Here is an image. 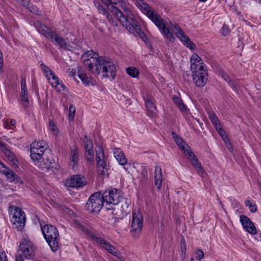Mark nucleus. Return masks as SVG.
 Returning a JSON list of instances; mask_svg holds the SVG:
<instances>
[{
    "label": "nucleus",
    "mask_w": 261,
    "mask_h": 261,
    "mask_svg": "<svg viewBox=\"0 0 261 261\" xmlns=\"http://www.w3.org/2000/svg\"><path fill=\"white\" fill-rule=\"evenodd\" d=\"M124 169L125 170V171H127V168H126L125 167H124Z\"/></svg>",
    "instance_id": "680f3d73"
},
{
    "label": "nucleus",
    "mask_w": 261,
    "mask_h": 261,
    "mask_svg": "<svg viewBox=\"0 0 261 261\" xmlns=\"http://www.w3.org/2000/svg\"><path fill=\"white\" fill-rule=\"evenodd\" d=\"M172 100L174 104L181 113H186L187 112L188 109L186 106L184 105L180 98L177 96H174L172 97Z\"/></svg>",
    "instance_id": "cd10ccee"
},
{
    "label": "nucleus",
    "mask_w": 261,
    "mask_h": 261,
    "mask_svg": "<svg viewBox=\"0 0 261 261\" xmlns=\"http://www.w3.org/2000/svg\"><path fill=\"white\" fill-rule=\"evenodd\" d=\"M3 59L2 53L0 52V69L3 67Z\"/></svg>",
    "instance_id": "603ef678"
},
{
    "label": "nucleus",
    "mask_w": 261,
    "mask_h": 261,
    "mask_svg": "<svg viewBox=\"0 0 261 261\" xmlns=\"http://www.w3.org/2000/svg\"><path fill=\"white\" fill-rule=\"evenodd\" d=\"M163 181L162 171L161 168L158 166L155 167L154 185L158 190L161 189Z\"/></svg>",
    "instance_id": "393cba45"
},
{
    "label": "nucleus",
    "mask_w": 261,
    "mask_h": 261,
    "mask_svg": "<svg viewBox=\"0 0 261 261\" xmlns=\"http://www.w3.org/2000/svg\"><path fill=\"white\" fill-rule=\"evenodd\" d=\"M20 101L21 103L23 105V106L27 108L30 106V101L29 99V96H20Z\"/></svg>",
    "instance_id": "4c0bfd02"
},
{
    "label": "nucleus",
    "mask_w": 261,
    "mask_h": 261,
    "mask_svg": "<svg viewBox=\"0 0 261 261\" xmlns=\"http://www.w3.org/2000/svg\"><path fill=\"white\" fill-rule=\"evenodd\" d=\"M93 3L99 13L103 15L110 24L114 26L117 25V22L114 20L113 15L110 13L109 11L106 8L96 1H94Z\"/></svg>",
    "instance_id": "a211bd4d"
},
{
    "label": "nucleus",
    "mask_w": 261,
    "mask_h": 261,
    "mask_svg": "<svg viewBox=\"0 0 261 261\" xmlns=\"http://www.w3.org/2000/svg\"><path fill=\"white\" fill-rule=\"evenodd\" d=\"M87 181L84 176L81 175H73L71 178L67 179L65 181L66 187L79 189L85 186Z\"/></svg>",
    "instance_id": "dca6fc26"
},
{
    "label": "nucleus",
    "mask_w": 261,
    "mask_h": 261,
    "mask_svg": "<svg viewBox=\"0 0 261 261\" xmlns=\"http://www.w3.org/2000/svg\"><path fill=\"white\" fill-rule=\"evenodd\" d=\"M145 106L147 111V115L150 117L153 116L156 112V108L150 99L145 100Z\"/></svg>",
    "instance_id": "c85d7f7f"
},
{
    "label": "nucleus",
    "mask_w": 261,
    "mask_h": 261,
    "mask_svg": "<svg viewBox=\"0 0 261 261\" xmlns=\"http://www.w3.org/2000/svg\"><path fill=\"white\" fill-rule=\"evenodd\" d=\"M75 223L77 228L79 230L82 231L88 237L95 241L101 247L108 251L111 254L117 257L118 258H121L122 256L119 252L117 250L115 249V247L107 240L93 233L88 229L86 228L82 224L76 221H75Z\"/></svg>",
    "instance_id": "423d86ee"
},
{
    "label": "nucleus",
    "mask_w": 261,
    "mask_h": 261,
    "mask_svg": "<svg viewBox=\"0 0 261 261\" xmlns=\"http://www.w3.org/2000/svg\"><path fill=\"white\" fill-rule=\"evenodd\" d=\"M16 2L19 5H22L23 7L27 8L30 5V0H15Z\"/></svg>",
    "instance_id": "37998d69"
},
{
    "label": "nucleus",
    "mask_w": 261,
    "mask_h": 261,
    "mask_svg": "<svg viewBox=\"0 0 261 261\" xmlns=\"http://www.w3.org/2000/svg\"><path fill=\"white\" fill-rule=\"evenodd\" d=\"M186 243L184 241V240H183V241H181V251L183 252L184 251H185L186 250Z\"/></svg>",
    "instance_id": "8fccbe9b"
},
{
    "label": "nucleus",
    "mask_w": 261,
    "mask_h": 261,
    "mask_svg": "<svg viewBox=\"0 0 261 261\" xmlns=\"http://www.w3.org/2000/svg\"><path fill=\"white\" fill-rule=\"evenodd\" d=\"M101 196L107 204H117L122 198L121 191L115 188L106 191L101 194Z\"/></svg>",
    "instance_id": "9b49d317"
},
{
    "label": "nucleus",
    "mask_w": 261,
    "mask_h": 261,
    "mask_svg": "<svg viewBox=\"0 0 261 261\" xmlns=\"http://www.w3.org/2000/svg\"><path fill=\"white\" fill-rule=\"evenodd\" d=\"M40 68L46 77L53 73L52 71L43 63L40 64Z\"/></svg>",
    "instance_id": "c9c22d12"
},
{
    "label": "nucleus",
    "mask_w": 261,
    "mask_h": 261,
    "mask_svg": "<svg viewBox=\"0 0 261 261\" xmlns=\"http://www.w3.org/2000/svg\"><path fill=\"white\" fill-rule=\"evenodd\" d=\"M47 79L50 85L53 87H55L57 91L61 92L64 90V85L62 83H60L59 82V80H58V77L56 76L53 73L47 77Z\"/></svg>",
    "instance_id": "5701e85b"
},
{
    "label": "nucleus",
    "mask_w": 261,
    "mask_h": 261,
    "mask_svg": "<svg viewBox=\"0 0 261 261\" xmlns=\"http://www.w3.org/2000/svg\"><path fill=\"white\" fill-rule=\"evenodd\" d=\"M30 156L35 164L43 171H48L55 163L50 151L45 142H34L31 145Z\"/></svg>",
    "instance_id": "20e7f679"
},
{
    "label": "nucleus",
    "mask_w": 261,
    "mask_h": 261,
    "mask_svg": "<svg viewBox=\"0 0 261 261\" xmlns=\"http://www.w3.org/2000/svg\"><path fill=\"white\" fill-rule=\"evenodd\" d=\"M195 258L197 260H200L204 257V253L200 249H197L194 252Z\"/></svg>",
    "instance_id": "a19ab883"
},
{
    "label": "nucleus",
    "mask_w": 261,
    "mask_h": 261,
    "mask_svg": "<svg viewBox=\"0 0 261 261\" xmlns=\"http://www.w3.org/2000/svg\"><path fill=\"white\" fill-rule=\"evenodd\" d=\"M101 194L96 192L91 195L85 205L86 210L89 213L97 214L104 205Z\"/></svg>",
    "instance_id": "1a4fd4ad"
},
{
    "label": "nucleus",
    "mask_w": 261,
    "mask_h": 261,
    "mask_svg": "<svg viewBox=\"0 0 261 261\" xmlns=\"http://www.w3.org/2000/svg\"><path fill=\"white\" fill-rule=\"evenodd\" d=\"M185 156L189 159L192 166L197 170L198 175L203 177L205 174V171L201 166L198 158L195 156L191 150H185Z\"/></svg>",
    "instance_id": "4468645a"
},
{
    "label": "nucleus",
    "mask_w": 261,
    "mask_h": 261,
    "mask_svg": "<svg viewBox=\"0 0 261 261\" xmlns=\"http://www.w3.org/2000/svg\"><path fill=\"white\" fill-rule=\"evenodd\" d=\"M27 9L32 13L38 14V9L36 6L31 5V4H30V5L29 6Z\"/></svg>",
    "instance_id": "c03bdc74"
},
{
    "label": "nucleus",
    "mask_w": 261,
    "mask_h": 261,
    "mask_svg": "<svg viewBox=\"0 0 261 261\" xmlns=\"http://www.w3.org/2000/svg\"><path fill=\"white\" fill-rule=\"evenodd\" d=\"M143 225L142 216L140 213H134L132 216L131 227L132 231L140 232Z\"/></svg>",
    "instance_id": "6ab92c4d"
},
{
    "label": "nucleus",
    "mask_w": 261,
    "mask_h": 261,
    "mask_svg": "<svg viewBox=\"0 0 261 261\" xmlns=\"http://www.w3.org/2000/svg\"><path fill=\"white\" fill-rule=\"evenodd\" d=\"M127 73L132 77H136L139 74V70L135 67H129L126 69Z\"/></svg>",
    "instance_id": "72a5a7b5"
},
{
    "label": "nucleus",
    "mask_w": 261,
    "mask_h": 261,
    "mask_svg": "<svg viewBox=\"0 0 261 261\" xmlns=\"http://www.w3.org/2000/svg\"><path fill=\"white\" fill-rule=\"evenodd\" d=\"M85 153L88 160L92 162L94 161V151L93 148L88 149L87 152L86 151Z\"/></svg>",
    "instance_id": "58836bf2"
},
{
    "label": "nucleus",
    "mask_w": 261,
    "mask_h": 261,
    "mask_svg": "<svg viewBox=\"0 0 261 261\" xmlns=\"http://www.w3.org/2000/svg\"><path fill=\"white\" fill-rule=\"evenodd\" d=\"M134 1L137 7L154 23L161 30V33L170 42H173L175 40V38L171 32V30L187 47L191 49L194 48V44L177 24L171 22H170L169 23H166L164 19L155 13L144 0H134Z\"/></svg>",
    "instance_id": "f257e3e1"
},
{
    "label": "nucleus",
    "mask_w": 261,
    "mask_h": 261,
    "mask_svg": "<svg viewBox=\"0 0 261 261\" xmlns=\"http://www.w3.org/2000/svg\"><path fill=\"white\" fill-rule=\"evenodd\" d=\"M96 160L98 173L103 176L107 175V166L105 160L104 153L101 147L96 150Z\"/></svg>",
    "instance_id": "f8f14e48"
},
{
    "label": "nucleus",
    "mask_w": 261,
    "mask_h": 261,
    "mask_svg": "<svg viewBox=\"0 0 261 261\" xmlns=\"http://www.w3.org/2000/svg\"><path fill=\"white\" fill-rule=\"evenodd\" d=\"M223 140L226 143V142H229L228 140V138L227 137V136L226 135V138H225L224 137L222 136L221 137Z\"/></svg>",
    "instance_id": "13d9d810"
},
{
    "label": "nucleus",
    "mask_w": 261,
    "mask_h": 261,
    "mask_svg": "<svg viewBox=\"0 0 261 261\" xmlns=\"http://www.w3.org/2000/svg\"><path fill=\"white\" fill-rule=\"evenodd\" d=\"M75 112V108L72 105L70 104L69 109V119L73 120L74 118V115Z\"/></svg>",
    "instance_id": "ea45409f"
},
{
    "label": "nucleus",
    "mask_w": 261,
    "mask_h": 261,
    "mask_svg": "<svg viewBox=\"0 0 261 261\" xmlns=\"http://www.w3.org/2000/svg\"><path fill=\"white\" fill-rule=\"evenodd\" d=\"M191 70L192 71L204 68V65L200 57L195 54L191 57Z\"/></svg>",
    "instance_id": "4be33fe9"
},
{
    "label": "nucleus",
    "mask_w": 261,
    "mask_h": 261,
    "mask_svg": "<svg viewBox=\"0 0 261 261\" xmlns=\"http://www.w3.org/2000/svg\"><path fill=\"white\" fill-rule=\"evenodd\" d=\"M0 260L1 261H8L6 254L4 252L0 253Z\"/></svg>",
    "instance_id": "09e8293b"
},
{
    "label": "nucleus",
    "mask_w": 261,
    "mask_h": 261,
    "mask_svg": "<svg viewBox=\"0 0 261 261\" xmlns=\"http://www.w3.org/2000/svg\"><path fill=\"white\" fill-rule=\"evenodd\" d=\"M122 202H124L125 203V205H123L122 204V207H123V206H125L126 207H128L129 203H127V200L126 199H124V200L122 201Z\"/></svg>",
    "instance_id": "5fc2aeb1"
},
{
    "label": "nucleus",
    "mask_w": 261,
    "mask_h": 261,
    "mask_svg": "<svg viewBox=\"0 0 261 261\" xmlns=\"http://www.w3.org/2000/svg\"><path fill=\"white\" fill-rule=\"evenodd\" d=\"M226 145L227 148H228V149H229V150H230L231 151H232V146H231V143L229 142H226Z\"/></svg>",
    "instance_id": "864d4df0"
},
{
    "label": "nucleus",
    "mask_w": 261,
    "mask_h": 261,
    "mask_svg": "<svg viewBox=\"0 0 261 261\" xmlns=\"http://www.w3.org/2000/svg\"><path fill=\"white\" fill-rule=\"evenodd\" d=\"M35 247L27 237H23L20 243L17 251L18 255L26 259H32L35 256Z\"/></svg>",
    "instance_id": "9d476101"
},
{
    "label": "nucleus",
    "mask_w": 261,
    "mask_h": 261,
    "mask_svg": "<svg viewBox=\"0 0 261 261\" xmlns=\"http://www.w3.org/2000/svg\"><path fill=\"white\" fill-rule=\"evenodd\" d=\"M0 172L6 176L9 182H15L18 184H22L23 182L21 178L13 170L8 168L5 164L1 161Z\"/></svg>",
    "instance_id": "2eb2a0df"
},
{
    "label": "nucleus",
    "mask_w": 261,
    "mask_h": 261,
    "mask_svg": "<svg viewBox=\"0 0 261 261\" xmlns=\"http://www.w3.org/2000/svg\"><path fill=\"white\" fill-rule=\"evenodd\" d=\"M219 75L226 81L231 88L234 91L237 90V82L236 80H232L229 76L223 70L219 71Z\"/></svg>",
    "instance_id": "b1692460"
},
{
    "label": "nucleus",
    "mask_w": 261,
    "mask_h": 261,
    "mask_svg": "<svg viewBox=\"0 0 261 261\" xmlns=\"http://www.w3.org/2000/svg\"><path fill=\"white\" fill-rule=\"evenodd\" d=\"M34 25L37 31L40 34H42L46 38H49L52 42L61 48L66 50H72L73 49V47L70 44V42L73 44H76V40L73 35H71L70 39H69V38L65 39L55 32L51 31L46 25L43 24L39 21H35Z\"/></svg>",
    "instance_id": "39448f33"
},
{
    "label": "nucleus",
    "mask_w": 261,
    "mask_h": 261,
    "mask_svg": "<svg viewBox=\"0 0 261 261\" xmlns=\"http://www.w3.org/2000/svg\"><path fill=\"white\" fill-rule=\"evenodd\" d=\"M81 59L86 67L95 75L102 74L103 77L114 79L116 67L110 59L99 57L92 50L84 53Z\"/></svg>",
    "instance_id": "7ed1b4c3"
},
{
    "label": "nucleus",
    "mask_w": 261,
    "mask_h": 261,
    "mask_svg": "<svg viewBox=\"0 0 261 261\" xmlns=\"http://www.w3.org/2000/svg\"><path fill=\"white\" fill-rule=\"evenodd\" d=\"M101 2L107 7L109 11L113 15L120 21L123 26L130 33L139 35L142 40L146 39L144 33L142 31L140 26L136 20L135 16L132 12V6L126 0L125 2H121V8L123 12L119 10L114 6L116 3L112 2V0H101Z\"/></svg>",
    "instance_id": "f03ea898"
},
{
    "label": "nucleus",
    "mask_w": 261,
    "mask_h": 261,
    "mask_svg": "<svg viewBox=\"0 0 261 261\" xmlns=\"http://www.w3.org/2000/svg\"><path fill=\"white\" fill-rule=\"evenodd\" d=\"M41 230L51 250L54 252L57 251L59 247V238L58 230L56 227L46 224L41 227Z\"/></svg>",
    "instance_id": "0eeeda50"
},
{
    "label": "nucleus",
    "mask_w": 261,
    "mask_h": 261,
    "mask_svg": "<svg viewBox=\"0 0 261 261\" xmlns=\"http://www.w3.org/2000/svg\"><path fill=\"white\" fill-rule=\"evenodd\" d=\"M0 150L14 166L18 167V162L15 155L10 150L8 145L1 140H0Z\"/></svg>",
    "instance_id": "f3484780"
},
{
    "label": "nucleus",
    "mask_w": 261,
    "mask_h": 261,
    "mask_svg": "<svg viewBox=\"0 0 261 261\" xmlns=\"http://www.w3.org/2000/svg\"><path fill=\"white\" fill-rule=\"evenodd\" d=\"M78 76L81 80L82 82L86 85H89L92 82V79L88 76L87 74L79 73Z\"/></svg>",
    "instance_id": "7c9ffc66"
},
{
    "label": "nucleus",
    "mask_w": 261,
    "mask_h": 261,
    "mask_svg": "<svg viewBox=\"0 0 261 261\" xmlns=\"http://www.w3.org/2000/svg\"><path fill=\"white\" fill-rule=\"evenodd\" d=\"M252 203H251L249 200H247L245 201V205L248 207H249V205L251 204Z\"/></svg>",
    "instance_id": "4d7b16f0"
},
{
    "label": "nucleus",
    "mask_w": 261,
    "mask_h": 261,
    "mask_svg": "<svg viewBox=\"0 0 261 261\" xmlns=\"http://www.w3.org/2000/svg\"><path fill=\"white\" fill-rule=\"evenodd\" d=\"M48 129L54 135H56L58 132V129L55 124L51 120H49L48 122Z\"/></svg>",
    "instance_id": "f704fd0d"
},
{
    "label": "nucleus",
    "mask_w": 261,
    "mask_h": 261,
    "mask_svg": "<svg viewBox=\"0 0 261 261\" xmlns=\"http://www.w3.org/2000/svg\"><path fill=\"white\" fill-rule=\"evenodd\" d=\"M215 128L217 129V130L218 133H219V134L221 137L223 136L225 138H226L225 132V131L224 130V129L220 127V125L218 127H215Z\"/></svg>",
    "instance_id": "a18cd8bd"
},
{
    "label": "nucleus",
    "mask_w": 261,
    "mask_h": 261,
    "mask_svg": "<svg viewBox=\"0 0 261 261\" xmlns=\"http://www.w3.org/2000/svg\"><path fill=\"white\" fill-rule=\"evenodd\" d=\"M9 210L12 215L11 222L13 223V228L18 231H22L24 227L25 223L24 213L16 206H10Z\"/></svg>",
    "instance_id": "6e6552de"
},
{
    "label": "nucleus",
    "mask_w": 261,
    "mask_h": 261,
    "mask_svg": "<svg viewBox=\"0 0 261 261\" xmlns=\"http://www.w3.org/2000/svg\"><path fill=\"white\" fill-rule=\"evenodd\" d=\"M207 0H199L200 2H205Z\"/></svg>",
    "instance_id": "bf43d9fd"
},
{
    "label": "nucleus",
    "mask_w": 261,
    "mask_h": 261,
    "mask_svg": "<svg viewBox=\"0 0 261 261\" xmlns=\"http://www.w3.org/2000/svg\"><path fill=\"white\" fill-rule=\"evenodd\" d=\"M172 135L177 145L179 146V148L184 151L185 154V150H191L190 147L184 142L181 138L176 135L174 132H172Z\"/></svg>",
    "instance_id": "bb28decb"
},
{
    "label": "nucleus",
    "mask_w": 261,
    "mask_h": 261,
    "mask_svg": "<svg viewBox=\"0 0 261 261\" xmlns=\"http://www.w3.org/2000/svg\"><path fill=\"white\" fill-rule=\"evenodd\" d=\"M84 146L86 152L88 151V149L93 148V144L91 140L87 136L84 139Z\"/></svg>",
    "instance_id": "e433bc0d"
},
{
    "label": "nucleus",
    "mask_w": 261,
    "mask_h": 261,
    "mask_svg": "<svg viewBox=\"0 0 261 261\" xmlns=\"http://www.w3.org/2000/svg\"><path fill=\"white\" fill-rule=\"evenodd\" d=\"M137 178L139 180L141 185H144L148 180V174L146 169L143 168L140 175L137 176Z\"/></svg>",
    "instance_id": "c756f323"
},
{
    "label": "nucleus",
    "mask_w": 261,
    "mask_h": 261,
    "mask_svg": "<svg viewBox=\"0 0 261 261\" xmlns=\"http://www.w3.org/2000/svg\"><path fill=\"white\" fill-rule=\"evenodd\" d=\"M208 117L215 127H217L220 125L218 119L214 113L212 112L208 113Z\"/></svg>",
    "instance_id": "473e14b6"
},
{
    "label": "nucleus",
    "mask_w": 261,
    "mask_h": 261,
    "mask_svg": "<svg viewBox=\"0 0 261 261\" xmlns=\"http://www.w3.org/2000/svg\"><path fill=\"white\" fill-rule=\"evenodd\" d=\"M10 124L12 126H14L16 124V121L15 119H11L10 120Z\"/></svg>",
    "instance_id": "6e6d98bb"
},
{
    "label": "nucleus",
    "mask_w": 261,
    "mask_h": 261,
    "mask_svg": "<svg viewBox=\"0 0 261 261\" xmlns=\"http://www.w3.org/2000/svg\"><path fill=\"white\" fill-rule=\"evenodd\" d=\"M193 80L197 86L203 87L207 81V73L204 68L192 71Z\"/></svg>",
    "instance_id": "ddd939ff"
},
{
    "label": "nucleus",
    "mask_w": 261,
    "mask_h": 261,
    "mask_svg": "<svg viewBox=\"0 0 261 261\" xmlns=\"http://www.w3.org/2000/svg\"><path fill=\"white\" fill-rule=\"evenodd\" d=\"M67 73L68 74V75L69 76H70V77H74L75 74H76L75 69H74L73 68H69L68 69Z\"/></svg>",
    "instance_id": "49530a36"
},
{
    "label": "nucleus",
    "mask_w": 261,
    "mask_h": 261,
    "mask_svg": "<svg viewBox=\"0 0 261 261\" xmlns=\"http://www.w3.org/2000/svg\"><path fill=\"white\" fill-rule=\"evenodd\" d=\"M230 31V30L228 25L226 24L223 25L221 30V32L223 36L227 35L229 33Z\"/></svg>",
    "instance_id": "79ce46f5"
},
{
    "label": "nucleus",
    "mask_w": 261,
    "mask_h": 261,
    "mask_svg": "<svg viewBox=\"0 0 261 261\" xmlns=\"http://www.w3.org/2000/svg\"><path fill=\"white\" fill-rule=\"evenodd\" d=\"M240 222L243 227L247 232L252 234L256 233V228L250 219L245 215H241L240 217Z\"/></svg>",
    "instance_id": "aec40b11"
},
{
    "label": "nucleus",
    "mask_w": 261,
    "mask_h": 261,
    "mask_svg": "<svg viewBox=\"0 0 261 261\" xmlns=\"http://www.w3.org/2000/svg\"><path fill=\"white\" fill-rule=\"evenodd\" d=\"M15 261H24V260L21 255L17 254L15 257Z\"/></svg>",
    "instance_id": "3c124183"
},
{
    "label": "nucleus",
    "mask_w": 261,
    "mask_h": 261,
    "mask_svg": "<svg viewBox=\"0 0 261 261\" xmlns=\"http://www.w3.org/2000/svg\"><path fill=\"white\" fill-rule=\"evenodd\" d=\"M190 261H195V259H194V258H191L190 259Z\"/></svg>",
    "instance_id": "052dcab7"
},
{
    "label": "nucleus",
    "mask_w": 261,
    "mask_h": 261,
    "mask_svg": "<svg viewBox=\"0 0 261 261\" xmlns=\"http://www.w3.org/2000/svg\"><path fill=\"white\" fill-rule=\"evenodd\" d=\"M248 207L251 213H255L257 211V206L256 204L254 203H252L251 204L249 205Z\"/></svg>",
    "instance_id": "de8ad7c7"
},
{
    "label": "nucleus",
    "mask_w": 261,
    "mask_h": 261,
    "mask_svg": "<svg viewBox=\"0 0 261 261\" xmlns=\"http://www.w3.org/2000/svg\"><path fill=\"white\" fill-rule=\"evenodd\" d=\"M28 93L27 88L26 81L25 78L21 79V92L20 96H28Z\"/></svg>",
    "instance_id": "2f4dec72"
},
{
    "label": "nucleus",
    "mask_w": 261,
    "mask_h": 261,
    "mask_svg": "<svg viewBox=\"0 0 261 261\" xmlns=\"http://www.w3.org/2000/svg\"><path fill=\"white\" fill-rule=\"evenodd\" d=\"M79 161V150L77 147L71 148L69 154V164L73 169L77 168Z\"/></svg>",
    "instance_id": "412c9836"
},
{
    "label": "nucleus",
    "mask_w": 261,
    "mask_h": 261,
    "mask_svg": "<svg viewBox=\"0 0 261 261\" xmlns=\"http://www.w3.org/2000/svg\"><path fill=\"white\" fill-rule=\"evenodd\" d=\"M113 154L120 165H125L126 164L127 161L124 154L119 148H115L113 150Z\"/></svg>",
    "instance_id": "a878e982"
}]
</instances>
